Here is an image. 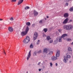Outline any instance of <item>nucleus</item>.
I'll return each mask as SVG.
<instances>
[{
  "label": "nucleus",
  "instance_id": "obj_1",
  "mask_svg": "<svg viewBox=\"0 0 73 73\" xmlns=\"http://www.w3.org/2000/svg\"><path fill=\"white\" fill-rule=\"evenodd\" d=\"M64 29L66 30H70L73 29V25H65L63 26Z\"/></svg>",
  "mask_w": 73,
  "mask_h": 73
},
{
  "label": "nucleus",
  "instance_id": "obj_2",
  "mask_svg": "<svg viewBox=\"0 0 73 73\" xmlns=\"http://www.w3.org/2000/svg\"><path fill=\"white\" fill-rule=\"evenodd\" d=\"M29 28H28V27L27 26V27L25 31L22 32L21 33V35L22 36H24L25 35H26L27 33H28V31H29Z\"/></svg>",
  "mask_w": 73,
  "mask_h": 73
},
{
  "label": "nucleus",
  "instance_id": "obj_3",
  "mask_svg": "<svg viewBox=\"0 0 73 73\" xmlns=\"http://www.w3.org/2000/svg\"><path fill=\"white\" fill-rule=\"evenodd\" d=\"M23 42L25 44H27L30 41V38L29 36L26 37V38H25L23 40Z\"/></svg>",
  "mask_w": 73,
  "mask_h": 73
},
{
  "label": "nucleus",
  "instance_id": "obj_4",
  "mask_svg": "<svg viewBox=\"0 0 73 73\" xmlns=\"http://www.w3.org/2000/svg\"><path fill=\"white\" fill-rule=\"evenodd\" d=\"M37 36H38V34L36 32L34 33L33 36V38L34 40H36L37 37Z\"/></svg>",
  "mask_w": 73,
  "mask_h": 73
},
{
  "label": "nucleus",
  "instance_id": "obj_5",
  "mask_svg": "<svg viewBox=\"0 0 73 73\" xmlns=\"http://www.w3.org/2000/svg\"><path fill=\"white\" fill-rule=\"evenodd\" d=\"M31 50H30L28 53V56L27 57V60H28L29 59V58L31 57Z\"/></svg>",
  "mask_w": 73,
  "mask_h": 73
},
{
  "label": "nucleus",
  "instance_id": "obj_6",
  "mask_svg": "<svg viewBox=\"0 0 73 73\" xmlns=\"http://www.w3.org/2000/svg\"><path fill=\"white\" fill-rule=\"evenodd\" d=\"M60 50H58L57 51L56 53V58L60 56Z\"/></svg>",
  "mask_w": 73,
  "mask_h": 73
},
{
  "label": "nucleus",
  "instance_id": "obj_7",
  "mask_svg": "<svg viewBox=\"0 0 73 73\" xmlns=\"http://www.w3.org/2000/svg\"><path fill=\"white\" fill-rule=\"evenodd\" d=\"M57 59V57H56L54 56H53L51 57V60L52 61H55V60H56Z\"/></svg>",
  "mask_w": 73,
  "mask_h": 73
},
{
  "label": "nucleus",
  "instance_id": "obj_8",
  "mask_svg": "<svg viewBox=\"0 0 73 73\" xmlns=\"http://www.w3.org/2000/svg\"><path fill=\"white\" fill-rule=\"evenodd\" d=\"M68 18H67L63 22V23L64 24H66L68 21Z\"/></svg>",
  "mask_w": 73,
  "mask_h": 73
},
{
  "label": "nucleus",
  "instance_id": "obj_9",
  "mask_svg": "<svg viewBox=\"0 0 73 73\" xmlns=\"http://www.w3.org/2000/svg\"><path fill=\"white\" fill-rule=\"evenodd\" d=\"M64 59H63V61L64 62H65V63H66L67 62V61H66L68 60V59L65 56H64Z\"/></svg>",
  "mask_w": 73,
  "mask_h": 73
},
{
  "label": "nucleus",
  "instance_id": "obj_10",
  "mask_svg": "<svg viewBox=\"0 0 73 73\" xmlns=\"http://www.w3.org/2000/svg\"><path fill=\"white\" fill-rule=\"evenodd\" d=\"M33 14L35 16H36L38 15V13L36 11H34L33 12Z\"/></svg>",
  "mask_w": 73,
  "mask_h": 73
},
{
  "label": "nucleus",
  "instance_id": "obj_11",
  "mask_svg": "<svg viewBox=\"0 0 73 73\" xmlns=\"http://www.w3.org/2000/svg\"><path fill=\"white\" fill-rule=\"evenodd\" d=\"M13 28H12L11 27H10L9 28V31L11 32H12L13 31Z\"/></svg>",
  "mask_w": 73,
  "mask_h": 73
},
{
  "label": "nucleus",
  "instance_id": "obj_12",
  "mask_svg": "<svg viewBox=\"0 0 73 73\" xmlns=\"http://www.w3.org/2000/svg\"><path fill=\"white\" fill-rule=\"evenodd\" d=\"M58 38H56V40L54 41V44H56L57 43L58 41Z\"/></svg>",
  "mask_w": 73,
  "mask_h": 73
},
{
  "label": "nucleus",
  "instance_id": "obj_13",
  "mask_svg": "<svg viewBox=\"0 0 73 73\" xmlns=\"http://www.w3.org/2000/svg\"><path fill=\"white\" fill-rule=\"evenodd\" d=\"M23 1H24V0H20L18 3L17 5H20V4H21L23 2Z\"/></svg>",
  "mask_w": 73,
  "mask_h": 73
},
{
  "label": "nucleus",
  "instance_id": "obj_14",
  "mask_svg": "<svg viewBox=\"0 0 73 73\" xmlns=\"http://www.w3.org/2000/svg\"><path fill=\"white\" fill-rule=\"evenodd\" d=\"M69 16L68 13H65L64 15V17H68Z\"/></svg>",
  "mask_w": 73,
  "mask_h": 73
},
{
  "label": "nucleus",
  "instance_id": "obj_15",
  "mask_svg": "<svg viewBox=\"0 0 73 73\" xmlns=\"http://www.w3.org/2000/svg\"><path fill=\"white\" fill-rule=\"evenodd\" d=\"M46 39L47 40H48V41H49L50 40H51V38L50 37V36H47L46 37Z\"/></svg>",
  "mask_w": 73,
  "mask_h": 73
},
{
  "label": "nucleus",
  "instance_id": "obj_16",
  "mask_svg": "<svg viewBox=\"0 0 73 73\" xmlns=\"http://www.w3.org/2000/svg\"><path fill=\"white\" fill-rule=\"evenodd\" d=\"M44 53H48V49L46 48L44 49Z\"/></svg>",
  "mask_w": 73,
  "mask_h": 73
},
{
  "label": "nucleus",
  "instance_id": "obj_17",
  "mask_svg": "<svg viewBox=\"0 0 73 73\" xmlns=\"http://www.w3.org/2000/svg\"><path fill=\"white\" fill-rule=\"evenodd\" d=\"M65 36H67V34H63L61 37L62 38H63V37H65Z\"/></svg>",
  "mask_w": 73,
  "mask_h": 73
},
{
  "label": "nucleus",
  "instance_id": "obj_18",
  "mask_svg": "<svg viewBox=\"0 0 73 73\" xmlns=\"http://www.w3.org/2000/svg\"><path fill=\"white\" fill-rule=\"evenodd\" d=\"M43 31L45 33H46V32L48 31V29L47 28L44 29Z\"/></svg>",
  "mask_w": 73,
  "mask_h": 73
},
{
  "label": "nucleus",
  "instance_id": "obj_19",
  "mask_svg": "<svg viewBox=\"0 0 73 73\" xmlns=\"http://www.w3.org/2000/svg\"><path fill=\"white\" fill-rule=\"evenodd\" d=\"M62 37H60V39H59V42H62Z\"/></svg>",
  "mask_w": 73,
  "mask_h": 73
},
{
  "label": "nucleus",
  "instance_id": "obj_20",
  "mask_svg": "<svg viewBox=\"0 0 73 73\" xmlns=\"http://www.w3.org/2000/svg\"><path fill=\"white\" fill-rule=\"evenodd\" d=\"M26 25H28V26H29L31 25V23L29 22H27L26 23Z\"/></svg>",
  "mask_w": 73,
  "mask_h": 73
},
{
  "label": "nucleus",
  "instance_id": "obj_21",
  "mask_svg": "<svg viewBox=\"0 0 73 73\" xmlns=\"http://www.w3.org/2000/svg\"><path fill=\"white\" fill-rule=\"evenodd\" d=\"M66 58H71V56L70 55H68L67 56Z\"/></svg>",
  "mask_w": 73,
  "mask_h": 73
},
{
  "label": "nucleus",
  "instance_id": "obj_22",
  "mask_svg": "<svg viewBox=\"0 0 73 73\" xmlns=\"http://www.w3.org/2000/svg\"><path fill=\"white\" fill-rule=\"evenodd\" d=\"M68 50H69V51H72V48H71V47H69L68 48Z\"/></svg>",
  "mask_w": 73,
  "mask_h": 73
},
{
  "label": "nucleus",
  "instance_id": "obj_23",
  "mask_svg": "<svg viewBox=\"0 0 73 73\" xmlns=\"http://www.w3.org/2000/svg\"><path fill=\"white\" fill-rule=\"evenodd\" d=\"M30 48H33V44H31L30 45Z\"/></svg>",
  "mask_w": 73,
  "mask_h": 73
},
{
  "label": "nucleus",
  "instance_id": "obj_24",
  "mask_svg": "<svg viewBox=\"0 0 73 73\" xmlns=\"http://www.w3.org/2000/svg\"><path fill=\"white\" fill-rule=\"evenodd\" d=\"M25 9H29V7L28 6H27L25 7Z\"/></svg>",
  "mask_w": 73,
  "mask_h": 73
},
{
  "label": "nucleus",
  "instance_id": "obj_25",
  "mask_svg": "<svg viewBox=\"0 0 73 73\" xmlns=\"http://www.w3.org/2000/svg\"><path fill=\"white\" fill-rule=\"evenodd\" d=\"M53 54V51H51L49 53H48V54Z\"/></svg>",
  "mask_w": 73,
  "mask_h": 73
},
{
  "label": "nucleus",
  "instance_id": "obj_26",
  "mask_svg": "<svg viewBox=\"0 0 73 73\" xmlns=\"http://www.w3.org/2000/svg\"><path fill=\"white\" fill-rule=\"evenodd\" d=\"M70 11H73V7H71L70 9Z\"/></svg>",
  "mask_w": 73,
  "mask_h": 73
},
{
  "label": "nucleus",
  "instance_id": "obj_27",
  "mask_svg": "<svg viewBox=\"0 0 73 73\" xmlns=\"http://www.w3.org/2000/svg\"><path fill=\"white\" fill-rule=\"evenodd\" d=\"M67 40L68 41H70L72 40V39H71L68 38L67 39Z\"/></svg>",
  "mask_w": 73,
  "mask_h": 73
},
{
  "label": "nucleus",
  "instance_id": "obj_28",
  "mask_svg": "<svg viewBox=\"0 0 73 73\" xmlns=\"http://www.w3.org/2000/svg\"><path fill=\"white\" fill-rule=\"evenodd\" d=\"M37 54V52H35L33 54V56H36Z\"/></svg>",
  "mask_w": 73,
  "mask_h": 73
},
{
  "label": "nucleus",
  "instance_id": "obj_29",
  "mask_svg": "<svg viewBox=\"0 0 73 73\" xmlns=\"http://www.w3.org/2000/svg\"><path fill=\"white\" fill-rule=\"evenodd\" d=\"M10 20L11 21H13V18L12 17L10 19Z\"/></svg>",
  "mask_w": 73,
  "mask_h": 73
},
{
  "label": "nucleus",
  "instance_id": "obj_30",
  "mask_svg": "<svg viewBox=\"0 0 73 73\" xmlns=\"http://www.w3.org/2000/svg\"><path fill=\"white\" fill-rule=\"evenodd\" d=\"M50 66H51V67H52V66H53V64H52V63L50 62Z\"/></svg>",
  "mask_w": 73,
  "mask_h": 73
},
{
  "label": "nucleus",
  "instance_id": "obj_31",
  "mask_svg": "<svg viewBox=\"0 0 73 73\" xmlns=\"http://www.w3.org/2000/svg\"><path fill=\"white\" fill-rule=\"evenodd\" d=\"M43 20H42L40 21H39V23L40 24H41V23H42V21Z\"/></svg>",
  "mask_w": 73,
  "mask_h": 73
},
{
  "label": "nucleus",
  "instance_id": "obj_32",
  "mask_svg": "<svg viewBox=\"0 0 73 73\" xmlns=\"http://www.w3.org/2000/svg\"><path fill=\"white\" fill-rule=\"evenodd\" d=\"M38 53H41V50H40L38 52Z\"/></svg>",
  "mask_w": 73,
  "mask_h": 73
},
{
  "label": "nucleus",
  "instance_id": "obj_33",
  "mask_svg": "<svg viewBox=\"0 0 73 73\" xmlns=\"http://www.w3.org/2000/svg\"><path fill=\"white\" fill-rule=\"evenodd\" d=\"M11 1L12 2H16V0H12Z\"/></svg>",
  "mask_w": 73,
  "mask_h": 73
},
{
  "label": "nucleus",
  "instance_id": "obj_34",
  "mask_svg": "<svg viewBox=\"0 0 73 73\" xmlns=\"http://www.w3.org/2000/svg\"><path fill=\"white\" fill-rule=\"evenodd\" d=\"M53 42V40H50V43H52Z\"/></svg>",
  "mask_w": 73,
  "mask_h": 73
},
{
  "label": "nucleus",
  "instance_id": "obj_35",
  "mask_svg": "<svg viewBox=\"0 0 73 73\" xmlns=\"http://www.w3.org/2000/svg\"><path fill=\"white\" fill-rule=\"evenodd\" d=\"M35 24H33L32 25V26L33 27H35Z\"/></svg>",
  "mask_w": 73,
  "mask_h": 73
},
{
  "label": "nucleus",
  "instance_id": "obj_36",
  "mask_svg": "<svg viewBox=\"0 0 73 73\" xmlns=\"http://www.w3.org/2000/svg\"><path fill=\"white\" fill-rule=\"evenodd\" d=\"M58 31L59 32H61V29H59L58 30Z\"/></svg>",
  "mask_w": 73,
  "mask_h": 73
},
{
  "label": "nucleus",
  "instance_id": "obj_37",
  "mask_svg": "<svg viewBox=\"0 0 73 73\" xmlns=\"http://www.w3.org/2000/svg\"><path fill=\"white\" fill-rule=\"evenodd\" d=\"M71 0H66V2H69V1H70Z\"/></svg>",
  "mask_w": 73,
  "mask_h": 73
},
{
  "label": "nucleus",
  "instance_id": "obj_38",
  "mask_svg": "<svg viewBox=\"0 0 73 73\" xmlns=\"http://www.w3.org/2000/svg\"><path fill=\"white\" fill-rule=\"evenodd\" d=\"M66 5L67 6H68V3H66Z\"/></svg>",
  "mask_w": 73,
  "mask_h": 73
},
{
  "label": "nucleus",
  "instance_id": "obj_39",
  "mask_svg": "<svg viewBox=\"0 0 73 73\" xmlns=\"http://www.w3.org/2000/svg\"><path fill=\"white\" fill-rule=\"evenodd\" d=\"M45 36H46V35H45V34H44L43 35V37H45Z\"/></svg>",
  "mask_w": 73,
  "mask_h": 73
},
{
  "label": "nucleus",
  "instance_id": "obj_40",
  "mask_svg": "<svg viewBox=\"0 0 73 73\" xmlns=\"http://www.w3.org/2000/svg\"><path fill=\"white\" fill-rule=\"evenodd\" d=\"M72 22V20L70 19V23H71Z\"/></svg>",
  "mask_w": 73,
  "mask_h": 73
},
{
  "label": "nucleus",
  "instance_id": "obj_41",
  "mask_svg": "<svg viewBox=\"0 0 73 73\" xmlns=\"http://www.w3.org/2000/svg\"><path fill=\"white\" fill-rule=\"evenodd\" d=\"M36 44L37 45H38L39 44V43L38 42L36 43Z\"/></svg>",
  "mask_w": 73,
  "mask_h": 73
},
{
  "label": "nucleus",
  "instance_id": "obj_42",
  "mask_svg": "<svg viewBox=\"0 0 73 73\" xmlns=\"http://www.w3.org/2000/svg\"><path fill=\"white\" fill-rule=\"evenodd\" d=\"M40 64H41V62H39L38 64V65H39Z\"/></svg>",
  "mask_w": 73,
  "mask_h": 73
},
{
  "label": "nucleus",
  "instance_id": "obj_43",
  "mask_svg": "<svg viewBox=\"0 0 73 73\" xmlns=\"http://www.w3.org/2000/svg\"><path fill=\"white\" fill-rule=\"evenodd\" d=\"M55 65H56V66H57L58 65V64H57V63H56V64H55Z\"/></svg>",
  "mask_w": 73,
  "mask_h": 73
},
{
  "label": "nucleus",
  "instance_id": "obj_44",
  "mask_svg": "<svg viewBox=\"0 0 73 73\" xmlns=\"http://www.w3.org/2000/svg\"><path fill=\"white\" fill-rule=\"evenodd\" d=\"M38 70L39 72H40L41 70V69H39Z\"/></svg>",
  "mask_w": 73,
  "mask_h": 73
},
{
  "label": "nucleus",
  "instance_id": "obj_45",
  "mask_svg": "<svg viewBox=\"0 0 73 73\" xmlns=\"http://www.w3.org/2000/svg\"><path fill=\"white\" fill-rule=\"evenodd\" d=\"M4 54H6V53H5V52L4 51Z\"/></svg>",
  "mask_w": 73,
  "mask_h": 73
},
{
  "label": "nucleus",
  "instance_id": "obj_46",
  "mask_svg": "<svg viewBox=\"0 0 73 73\" xmlns=\"http://www.w3.org/2000/svg\"><path fill=\"white\" fill-rule=\"evenodd\" d=\"M4 36H5V37L6 36V35H3V37H4Z\"/></svg>",
  "mask_w": 73,
  "mask_h": 73
},
{
  "label": "nucleus",
  "instance_id": "obj_47",
  "mask_svg": "<svg viewBox=\"0 0 73 73\" xmlns=\"http://www.w3.org/2000/svg\"><path fill=\"white\" fill-rule=\"evenodd\" d=\"M26 73H28V71H26Z\"/></svg>",
  "mask_w": 73,
  "mask_h": 73
},
{
  "label": "nucleus",
  "instance_id": "obj_48",
  "mask_svg": "<svg viewBox=\"0 0 73 73\" xmlns=\"http://www.w3.org/2000/svg\"><path fill=\"white\" fill-rule=\"evenodd\" d=\"M3 20V19H0V21H2Z\"/></svg>",
  "mask_w": 73,
  "mask_h": 73
},
{
  "label": "nucleus",
  "instance_id": "obj_49",
  "mask_svg": "<svg viewBox=\"0 0 73 73\" xmlns=\"http://www.w3.org/2000/svg\"><path fill=\"white\" fill-rule=\"evenodd\" d=\"M40 41L39 40H38L37 42L39 43V42H40Z\"/></svg>",
  "mask_w": 73,
  "mask_h": 73
},
{
  "label": "nucleus",
  "instance_id": "obj_50",
  "mask_svg": "<svg viewBox=\"0 0 73 73\" xmlns=\"http://www.w3.org/2000/svg\"><path fill=\"white\" fill-rule=\"evenodd\" d=\"M69 63H71L72 62V61H70L69 62Z\"/></svg>",
  "mask_w": 73,
  "mask_h": 73
},
{
  "label": "nucleus",
  "instance_id": "obj_51",
  "mask_svg": "<svg viewBox=\"0 0 73 73\" xmlns=\"http://www.w3.org/2000/svg\"><path fill=\"white\" fill-rule=\"evenodd\" d=\"M46 18H47V19H48V18H49V17L48 16H47Z\"/></svg>",
  "mask_w": 73,
  "mask_h": 73
},
{
  "label": "nucleus",
  "instance_id": "obj_52",
  "mask_svg": "<svg viewBox=\"0 0 73 73\" xmlns=\"http://www.w3.org/2000/svg\"><path fill=\"white\" fill-rule=\"evenodd\" d=\"M1 10L2 11H3V8H2V9H1Z\"/></svg>",
  "mask_w": 73,
  "mask_h": 73
},
{
  "label": "nucleus",
  "instance_id": "obj_53",
  "mask_svg": "<svg viewBox=\"0 0 73 73\" xmlns=\"http://www.w3.org/2000/svg\"><path fill=\"white\" fill-rule=\"evenodd\" d=\"M45 20H46V18H45Z\"/></svg>",
  "mask_w": 73,
  "mask_h": 73
},
{
  "label": "nucleus",
  "instance_id": "obj_54",
  "mask_svg": "<svg viewBox=\"0 0 73 73\" xmlns=\"http://www.w3.org/2000/svg\"><path fill=\"white\" fill-rule=\"evenodd\" d=\"M0 28H1V27H0Z\"/></svg>",
  "mask_w": 73,
  "mask_h": 73
},
{
  "label": "nucleus",
  "instance_id": "obj_55",
  "mask_svg": "<svg viewBox=\"0 0 73 73\" xmlns=\"http://www.w3.org/2000/svg\"><path fill=\"white\" fill-rule=\"evenodd\" d=\"M63 38H64V37H63Z\"/></svg>",
  "mask_w": 73,
  "mask_h": 73
}]
</instances>
